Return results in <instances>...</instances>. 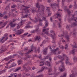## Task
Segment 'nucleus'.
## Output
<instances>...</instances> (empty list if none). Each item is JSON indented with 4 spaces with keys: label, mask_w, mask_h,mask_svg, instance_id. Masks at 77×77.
Wrapping results in <instances>:
<instances>
[{
    "label": "nucleus",
    "mask_w": 77,
    "mask_h": 77,
    "mask_svg": "<svg viewBox=\"0 0 77 77\" xmlns=\"http://www.w3.org/2000/svg\"><path fill=\"white\" fill-rule=\"evenodd\" d=\"M29 8L25 6L24 5H23L22 7V11L21 12H24V11L25 12H29Z\"/></svg>",
    "instance_id": "nucleus-1"
},
{
    "label": "nucleus",
    "mask_w": 77,
    "mask_h": 77,
    "mask_svg": "<svg viewBox=\"0 0 77 77\" xmlns=\"http://www.w3.org/2000/svg\"><path fill=\"white\" fill-rule=\"evenodd\" d=\"M63 64H64V63L62 62V64L60 66L59 68V69L61 72L64 71L65 70V66L63 65Z\"/></svg>",
    "instance_id": "nucleus-2"
},
{
    "label": "nucleus",
    "mask_w": 77,
    "mask_h": 77,
    "mask_svg": "<svg viewBox=\"0 0 77 77\" xmlns=\"http://www.w3.org/2000/svg\"><path fill=\"white\" fill-rule=\"evenodd\" d=\"M36 7L38 8V10L37 11V13H39V14H41V13H42V11H41L40 10L41 9V8H40V6H39L38 3H37L36 4Z\"/></svg>",
    "instance_id": "nucleus-3"
},
{
    "label": "nucleus",
    "mask_w": 77,
    "mask_h": 77,
    "mask_svg": "<svg viewBox=\"0 0 77 77\" xmlns=\"http://www.w3.org/2000/svg\"><path fill=\"white\" fill-rule=\"evenodd\" d=\"M17 32H18L15 33L16 35H21L24 32V31L23 29H20L18 30Z\"/></svg>",
    "instance_id": "nucleus-4"
},
{
    "label": "nucleus",
    "mask_w": 77,
    "mask_h": 77,
    "mask_svg": "<svg viewBox=\"0 0 77 77\" xmlns=\"http://www.w3.org/2000/svg\"><path fill=\"white\" fill-rule=\"evenodd\" d=\"M63 56L66 59L65 62L66 64H68V63H69V58H68L67 56L65 55V54H63Z\"/></svg>",
    "instance_id": "nucleus-5"
},
{
    "label": "nucleus",
    "mask_w": 77,
    "mask_h": 77,
    "mask_svg": "<svg viewBox=\"0 0 77 77\" xmlns=\"http://www.w3.org/2000/svg\"><path fill=\"white\" fill-rule=\"evenodd\" d=\"M34 48V47L33 46V45H32L31 46V50L30 51H28L25 54L26 55H27V54H29L30 53H31L32 52H33V49Z\"/></svg>",
    "instance_id": "nucleus-6"
},
{
    "label": "nucleus",
    "mask_w": 77,
    "mask_h": 77,
    "mask_svg": "<svg viewBox=\"0 0 77 77\" xmlns=\"http://www.w3.org/2000/svg\"><path fill=\"white\" fill-rule=\"evenodd\" d=\"M42 19L43 20H44V21H45V23H46L45 26H44L43 28H46V27L48 26V22H47V21L46 20V18H45V17H43Z\"/></svg>",
    "instance_id": "nucleus-7"
},
{
    "label": "nucleus",
    "mask_w": 77,
    "mask_h": 77,
    "mask_svg": "<svg viewBox=\"0 0 77 77\" xmlns=\"http://www.w3.org/2000/svg\"><path fill=\"white\" fill-rule=\"evenodd\" d=\"M48 30H49V28L44 29L43 30V32L44 33V34L48 35Z\"/></svg>",
    "instance_id": "nucleus-8"
},
{
    "label": "nucleus",
    "mask_w": 77,
    "mask_h": 77,
    "mask_svg": "<svg viewBox=\"0 0 77 77\" xmlns=\"http://www.w3.org/2000/svg\"><path fill=\"white\" fill-rule=\"evenodd\" d=\"M35 32L37 33L38 34H41L42 35H43L44 34L43 33H42L41 32V30L39 29V28H37L35 30Z\"/></svg>",
    "instance_id": "nucleus-9"
},
{
    "label": "nucleus",
    "mask_w": 77,
    "mask_h": 77,
    "mask_svg": "<svg viewBox=\"0 0 77 77\" xmlns=\"http://www.w3.org/2000/svg\"><path fill=\"white\" fill-rule=\"evenodd\" d=\"M4 38H5V39L4 41H3V42H2V43H3V42H5V41H7V40H8V36H6L2 37V38H1L0 39V42H2V41L3 40Z\"/></svg>",
    "instance_id": "nucleus-10"
},
{
    "label": "nucleus",
    "mask_w": 77,
    "mask_h": 77,
    "mask_svg": "<svg viewBox=\"0 0 77 77\" xmlns=\"http://www.w3.org/2000/svg\"><path fill=\"white\" fill-rule=\"evenodd\" d=\"M41 39V37L39 35L36 36L35 38V40L36 41H40Z\"/></svg>",
    "instance_id": "nucleus-11"
},
{
    "label": "nucleus",
    "mask_w": 77,
    "mask_h": 77,
    "mask_svg": "<svg viewBox=\"0 0 77 77\" xmlns=\"http://www.w3.org/2000/svg\"><path fill=\"white\" fill-rule=\"evenodd\" d=\"M50 49L51 51H52V52H54V53H55L56 51H59V48H57L55 50H52V49H51V48L50 47Z\"/></svg>",
    "instance_id": "nucleus-12"
},
{
    "label": "nucleus",
    "mask_w": 77,
    "mask_h": 77,
    "mask_svg": "<svg viewBox=\"0 0 77 77\" xmlns=\"http://www.w3.org/2000/svg\"><path fill=\"white\" fill-rule=\"evenodd\" d=\"M75 17V15H73L72 17L71 18V19H70V21H71V20H72L73 21H75V22H77V21H76V17Z\"/></svg>",
    "instance_id": "nucleus-13"
},
{
    "label": "nucleus",
    "mask_w": 77,
    "mask_h": 77,
    "mask_svg": "<svg viewBox=\"0 0 77 77\" xmlns=\"http://www.w3.org/2000/svg\"><path fill=\"white\" fill-rule=\"evenodd\" d=\"M53 34L54 35H53L51 34H49V36H51V37L53 39H55V33H53Z\"/></svg>",
    "instance_id": "nucleus-14"
},
{
    "label": "nucleus",
    "mask_w": 77,
    "mask_h": 77,
    "mask_svg": "<svg viewBox=\"0 0 77 77\" xmlns=\"http://www.w3.org/2000/svg\"><path fill=\"white\" fill-rule=\"evenodd\" d=\"M9 25H10L11 27H14L15 26H16V24H13V23L11 22L10 23Z\"/></svg>",
    "instance_id": "nucleus-15"
},
{
    "label": "nucleus",
    "mask_w": 77,
    "mask_h": 77,
    "mask_svg": "<svg viewBox=\"0 0 77 77\" xmlns=\"http://www.w3.org/2000/svg\"><path fill=\"white\" fill-rule=\"evenodd\" d=\"M27 35H28V33L26 32V33H25L23 35H21L20 36V37L22 38H25V37H26V36H27Z\"/></svg>",
    "instance_id": "nucleus-16"
},
{
    "label": "nucleus",
    "mask_w": 77,
    "mask_h": 77,
    "mask_svg": "<svg viewBox=\"0 0 77 77\" xmlns=\"http://www.w3.org/2000/svg\"><path fill=\"white\" fill-rule=\"evenodd\" d=\"M48 69V68L47 67H43L42 68V69L40 70V71L38 72H42V71H43L44 69Z\"/></svg>",
    "instance_id": "nucleus-17"
},
{
    "label": "nucleus",
    "mask_w": 77,
    "mask_h": 77,
    "mask_svg": "<svg viewBox=\"0 0 77 77\" xmlns=\"http://www.w3.org/2000/svg\"><path fill=\"white\" fill-rule=\"evenodd\" d=\"M23 21H21L20 22V25H18L17 26V29H20V26H22V25H23Z\"/></svg>",
    "instance_id": "nucleus-18"
},
{
    "label": "nucleus",
    "mask_w": 77,
    "mask_h": 77,
    "mask_svg": "<svg viewBox=\"0 0 77 77\" xmlns=\"http://www.w3.org/2000/svg\"><path fill=\"white\" fill-rule=\"evenodd\" d=\"M47 48H46L45 49L43 50V54H46L47 53Z\"/></svg>",
    "instance_id": "nucleus-19"
},
{
    "label": "nucleus",
    "mask_w": 77,
    "mask_h": 77,
    "mask_svg": "<svg viewBox=\"0 0 77 77\" xmlns=\"http://www.w3.org/2000/svg\"><path fill=\"white\" fill-rule=\"evenodd\" d=\"M35 20H33V19H31V18H30V20L33 23H36L37 21H38V18L35 17Z\"/></svg>",
    "instance_id": "nucleus-20"
},
{
    "label": "nucleus",
    "mask_w": 77,
    "mask_h": 77,
    "mask_svg": "<svg viewBox=\"0 0 77 77\" xmlns=\"http://www.w3.org/2000/svg\"><path fill=\"white\" fill-rule=\"evenodd\" d=\"M51 6H58V7L59 4H56V3L51 4Z\"/></svg>",
    "instance_id": "nucleus-21"
},
{
    "label": "nucleus",
    "mask_w": 77,
    "mask_h": 77,
    "mask_svg": "<svg viewBox=\"0 0 77 77\" xmlns=\"http://www.w3.org/2000/svg\"><path fill=\"white\" fill-rule=\"evenodd\" d=\"M46 64L48 66H51L50 62L48 61H46Z\"/></svg>",
    "instance_id": "nucleus-22"
},
{
    "label": "nucleus",
    "mask_w": 77,
    "mask_h": 77,
    "mask_svg": "<svg viewBox=\"0 0 77 77\" xmlns=\"http://www.w3.org/2000/svg\"><path fill=\"white\" fill-rule=\"evenodd\" d=\"M16 73H14L11 74V77H17V75H15Z\"/></svg>",
    "instance_id": "nucleus-23"
},
{
    "label": "nucleus",
    "mask_w": 77,
    "mask_h": 77,
    "mask_svg": "<svg viewBox=\"0 0 77 77\" xmlns=\"http://www.w3.org/2000/svg\"><path fill=\"white\" fill-rule=\"evenodd\" d=\"M70 53L72 54H75V50L73 49L70 52Z\"/></svg>",
    "instance_id": "nucleus-24"
},
{
    "label": "nucleus",
    "mask_w": 77,
    "mask_h": 77,
    "mask_svg": "<svg viewBox=\"0 0 77 77\" xmlns=\"http://www.w3.org/2000/svg\"><path fill=\"white\" fill-rule=\"evenodd\" d=\"M41 8L42 9V12H44V10L45 9V7H44V5H41Z\"/></svg>",
    "instance_id": "nucleus-25"
},
{
    "label": "nucleus",
    "mask_w": 77,
    "mask_h": 77,
    "mask_svg": "<svg viewBox=\"0 0 77 77\" xmlns=\"http://www.w3.org/2000/svg\"><path fill=\"white\" fill-rule=\"evenodd\" d=\"M21 66L18 67L15 70L14 72H17L19 71L20 69H21Z\"/></svg>",
    "instance_id": "nucleus-26"
},
{
    "label": "nucleus",
    "mask_w": 77,
    "mask_h": 77,
    "mask_svg": "<svg viewBox=\"0 0 77 77\" xmlns=\"http://www.w3.org/2000/svg\"><path fill=\"white\" fill-rule=\"evenodd\" d=\"M14 2H21L20 3H23V2L21 0H12Z\"/></svg>",
    "instance_id": "nucleus-27"
},
{
    "label": "nucleus",
    "mask_w": 77,
    "mask_h": 77,
    "mask_svg": "<svg viewBox=\"0 0 77 77\" xmlns=\"http://www.w3.org/2000/svg\"><path fill=\"white\" fill-rule=\"evenodd\" d=\"M8 22L7 21L5 22L4 23H3H3L2 24V26H3V25L4 26H2V27H5V26H6V24H8Z\"/></svg>",
    "instance_id": "nucleus-28"
},
{
    "label": "nucleus",
    "mask_w": 77,
    "mask_h": 77,
    "mask_svg": "<svg viewBox=\"0 0 77 77\" xmlns=\"http://www.w3.org/2000/svg\"><path fill=\"white\" fill-rule=\"evenodd\" d=\"M77 26V24H76V23H73L72 25V26L71 27H73L74 26Z\"/></svg>",
    "instance_id": "nucleus-29"
},
{
    "label": "nucleus",
    "mask_w": 77,
    "mask_h": 77,
    "mask_svg": "<svg viewBox=\"0 0 77 77\" xmlns=\"http://www.w3.org/2000/svg\"><path fill=\"white\" fill-rule=\"evenodd\" d=\"M30 16H28L27 14L23 16V18H30Z\"/></svg>",
    "instance_id": "nucleus-30"
},
{
    "label": "nucleus",
    "mask_w": 77,
    "mask_h": 77,
    "mask_svg": "<svg viewBox=\"0 0 77 77\" xmlns=\"http://www.w3.org/2000/svg\"><path fill=\"white\" fill-rule=\"evenodd\" d=\"M75 45H72L71 46L73 48H77V46H76V44L75 43Z\"/></svg>",
    "instance_id": "nucleus-31"
},
{
    "label": "nucleus",
    "mask_w": 77,
    "mask_h": 77,
    "mask_svg": "<svg viewBox=\"0 0 77 77\" xmlns=\"http://www.w3.org/2000/svg\"><path fill=\"white\" fill-rule=\"evenodd\" d=\"M9 8V5H8L6 7V8H5V9H6L7 11H9V10H10V8Z\"/></svg>",
    "instance_id": "nucleus-32"
},
{
    "label": "nucleus",
    "mask_w": 77,
    "mask_h": 77,
    "mask_svg": "<svg viewBox=\"0 0 77 77\" xmlns=\"http://www.w3.org/2000/svg\"><path fill=\"white\" fill-rule=\"evenodd\" d=\"M73 60L74 62H76V61H77V57H75L73 58Z\"/></svg>",
    "instance_id": "nucleus-33"
},
{
    "label": "nucleus",
    "mask_w": 77,
    "mask_h": 77,
    "mask_svg": "<svg viewBox=\"0 0 77 77\" xmlns=\"http://www.w3.org/2000/svg\"><path fill=\"white\" fill-rule=\"evenodd\" d=\"M75 31H76V29H73L74 33L73 34V35H75V33H77V32Z\"/></svg>",
    "instance_id": "nucleus-34"
},
{
    "label": "nucleus",
    "mask_w": 77,
    "mask_h": 77,
    "mask_svg": "<svg viewBox=\"0 0 77 77\" xmlns=\"http://www.w3.org/2000/svg\"><path fill=\"white\" fill-rule=\"evenodd\" d=\"M56 15L57 16V17H61V15L59 14V12H57L56 13Z\"/></svg>",
    "instance_id": "nucleus-35"
},
{
    "label": "nucleus",
    "mask_w": 77,
    "mask_h": 77,
    "mask_svg": "<svg viewBox=\"0 0 77 77\" xmlns=\"http://www.w3.org/2000/svg\"><path fill=\"white\" fill-rule=\"evenodd\" d=\"M75 75L72 73L71 75H70L69 77H75Z\"/></svg>",
    "instance_id": "nucleus-36"
},
{
    "label": "nucleus",
    "mask_w": 77,
    "mask_h": 77,
    "mask_svg": "<svg viewBox=\"0 0 77 77\" xmlns=\"http://www.w3.org/2000/svg\"><path fill=\"white\" fill-rule=\"evenodd\" d=\"M4 60H5V61H8V60H9V57H8L7 58H5L4 59Z\"/></svg>",
    "instance_id": "nucleus-37"
},
{
    "label": "nucleus",
    "mask_w": 77,
    "mask_h": 77,
    "mask_svg": "<svg viewBox=\"0 0 77 77\" xmlns=\"http://www.w3.org/2000/svg\"><path fill=\"white\" fill-rule=\"evenodd\" d=\"M45 43H46V42L45 40L44 41L42 42V44L40 45V46L41 47L42 46V45H43V44H45Z\"/></svg>",
    "instance_id": "nucleus-38"
},
{
    "label": "nucleus",
    "mask_w": 77,
    "mask_h": 77,
    "mask_svg": "<svg viewBox=\"0 0 77 77\" xmlns=\"http://www.w3.org/2000/svg\"><path fill=\"white\" fill-rule=\"evenodd\" d=\"M60 62H61V63H62V61L61 60L59 61L58 62H56V65H58V64L60 63Z\"/></svg>",
    "instance_id": "nucleus-39"
},
{
    "label": "nucleus",
    "mask_w": 77,
    "mask_h": 77,
    "mask_svg": "<svg viewBox=\"0 0 77 77\" xmlns=\"http://www.w3.org/2000/svg\"><path fill=\"white\" fill-rule=\"evenodd\" d=\"M17 65V64L15 63H13L12 64V66H11V67H13L14 66H15Z\"/></svg>",
    "instance_id": "nucleus-40"
},
{
    "label": "nucleus",
    "mask_w": 77,
    "mask_h": 77,
    "mask_svg": "<svg viewBox=\"0 0 77 77\" xmlns=\"http://www.w3.org/2000/svg\"><path fill=\"white\" fill-rule=\"evenodd\" d=\"M66 74L65 73L63 74V76H61L60 77H66Z\"/></svg>",
    "instance_id": "nucleus-41"
},
{
    "label": "nucleus",
    "mask_w": 77,
    "mask_h": 77,
    "mask_svg": "<svg viewBox=\"0 0 77 77\" xmlns=\"http://www.w3.org/2000/svg\"><path fill=\"white\" fill-rule=\"evenodd\" d=\"M66 39H67V42H68L69 41V36L68 35H66Z\"/></svg>",
    "instance_id": "nucleus-42"
},
{
    "label": "nucleus",
    "mask_w": 77,
    "mask_h": 77,
    "mask_svg": "<svg viewBox=\"0 0 77 77\" xmlns=\"http://www.w3.org/2000/svg\"><path fill=\"white\" fill-rule=\"evenodd\" d=\"M66 10L67 13H68L69 14H71V11H69V9H67Z\"/></svg>",
    "instance_id": "nucleus-43"
},
{
    "label": "nucleus",
    "mask_w": 77,
    "mask_h": 77,
    "mask_svg": "<svg viewBox=\"0 0 77 77\" xmlns=\"http://www.w3.org/2000/svg\"><path fill=\"white\" fill-rule=\"evenodd\" d=\"M33 77H43V75H40L33 76Z\"/></svg>",
    "instance_id": "nucleus-44"
},
{
    "label": "nucleus",
    "mask_w": 77,
    "mask_h": 77,
    "mask_svg": "<svg viewBox=\"0 0 77 77\" xmlns=\"http://www.w3.org/2000/svg\"><path fill=\"white\" fill-rule=\"evenodd\" d=\"M52 71V69L51 68H50L49 69H48V73H50Z\"/></svg>",
    "instance_id": "nucleus-45"
},
{
    "label": "nucleus",
    "mask_w": 77,
    "mask_h": 77,
    "mask_svg": "<svg viewBox=\"0 0 77 77\" xmlns=\"http://www.w3.org/2000/svg\"><path fill=\"white\" fill-rule=\"evenodd\" d=\"M17 7V5H13L12 6H11L12 8H15Z\"/></svg>",
    "instance_id": "nucleus-46"
},
{
    "label": "nucleus",
    "mask_w": 77,
    "mask_h": 77,
    "mask_svg": "<svg viewBox=\"0 0 77 77\" xmlns=\"http://www.w3.org/2000/svg\"><path fill=\"white\" fill-rule=\"evenodd\" d=\"M57 57H58V59H60L62 58V57L60 55H59L57 56Z\"/></svg>",
    "instance_id": "nucleus-47"
},
{
    "label": "nucleus",
    "mask_w": 77,
    "mask_h": 77,
    "mask_svg": "<svg viewBox=\"0 0 77 77\" xmlns=\"http://www.w3.org/2000/svg\"><path fill=\"white\" fill-rule=\"evenodd\" d=\"M64 48H65V50H67V49H68V45H66V46L64 47Z\"/></svg>",
    "instance_id": "nucleus-48"
},
{
    "label": "nucleus",
    "mask_w": 77,
    "mask_h": 77,
    "mask_svg": "<svg viewBox=\"0 0 77 77\" xmlns=\"http://www.w3.org/2000/svg\"><path fill=\"white\" fill-rule=\"evenodd\" d=\"M61 24V23H60H60H59L58 24V26L59 27V28H60V27H61V25H60Z\"/></svg>",
    "instance_id": "nucleus-49"
},
{
    "label": "nucleus",
    "mask_w": 77,
    "mask_h": 77,
    "mask_svg": "<svg viewBox=\"0 0 77 77\" xmlns=\"http://www.w3.org/2000/svg\"><path fill=\"white\" fill-rule=\"evenodd\" d=\"M9 57V59H13V58H14V56H10V57Z\"/></svg>",
    "instance_id": "nucleus-50"
},
{
    "label": "nucleus",
    "mask_w": 77,
    "mask_h": 77,
    "mask_svg": "<svg viewBox=\"0 0 77 77\" xmlns=\"http://www.w3.org/2000/svg\"><path fill=\"white\" fill-rule=\"evenodd\" d=\"M30 26H26L25 27V29H27V28H30Z\"/></svg>",
    "instance_id": "nucleus-51"
},
{
    "label": "nucleus",
    "mask_w": 77,
    "mask_h": 77,
    "mask_svg": "<svg viewBox=\"0 0 77 77\" xmlns=\"http://www.w3.org/2000/svg\"><path fill=\"white\" fill-rule=\"evenodd\" d=\"M19 54L21 55V56H24V54H23L22 53H21V52H19Z\"/></svg>",
    "instance_id": "nucleus-52"
},
{
    "label": "nucleus",
    "mask_w": 77,
    "mask_h": 77,
    "mask_svg": "<svg viewBox=\"0 0 77 77\" xmlns=\"http://www.w3.org/2000/svg\"><path fill=\"white\" fill-rule=\"evenodd\" d=\"M23 68L24 70H27V69H26V67L25 66H23Z\"/></svg>",
    "instance_id": "nucleus-53"
},
{
    "label": "nucleus",
    "mask_w": 77,
    "mask_h": 77,
    "mask_svg": "<svg viewBox=\"0 0 77 77\" xmlns=\"http://www.w3.org/2000/svg\"><path fill=\"white\" fill-rule=\"evenodd\" d=\"M69 27H71L70 26H69L68 25H67L66 26V28L67 29H69Z\"/></svg>",
    "instance_id": "nucleus-54"
},
{
    "label": "nucleus",
    "mask_w": 77,
    "mask_h": 77,
    "mask_svg": "<svg viewBox=\"0 0 77 77\" xmlns=\"http://www.w3.org/2000/svg\"><path fill=\"white\" fill-rule=\"evenodd\" d=\"M48 58H49V56H47L45 58V59H48Z\"/></svg>",
    "instance_id": "nucleus-55"
},
{
    "label": "nucleus",
    "mask_w": 77,
    "mask_h": 77,
    "mask_svg": "<svg viewBox=\"0 0 77 77\" xmlns=\"http://www.w3.org/2000/svg\"><path fill=\"white\" fill-rule=\"evenodd\" d=\"M74 3H75V5H74V8H77V5H76V4L75 2H74Z\"/></svg>",
    "instance_id": "nucleus-56"
},
{
    "label": "nucleus",
    "mask_w": 77,
    "mask_h": 77,
    "mask_svg": "<svg viewBox=\"0 0 77 77\" xmlns=\"http://www.w3.org/2000/svg\"><path fill=\"white\" fill-rule=\"evenodd\" d=\"M3 22H2V21L0 22V26L3 25Z\"/></svg>",
    "instance_id": "nucleus-57"
},
{
    "label": "nucleus",
    "mask_w": 77,
    "mask_h": 77,
    "mask_svg": "<svg viewBox=\"0 0 77 77\" xmlns=\"http://www.w3.org/2000/svg\"><path fill=\"white\" fill-rule=\"evenodd\" d=\"M14 56H20L19 55H18L17 54H14L13 55V57H14Z\"/></svg>",
    "instance_id": "nucleus-58"
},
{
    "label": "nucleus",
    "mask_w": 77,
    "mask_h": 77,
    "mask_svg": "<svg viewBox=\"0 0 77 77\" xmlns=\"http://www.w3.org/2000/svg\"><path fill=\"white\" fill-rule=\"evenodd\" d=\"M49 59L50 62H51V61H52V59L50 57L49 58Z\"/></svg>",
    "instance_id": "nucleus-59"
},
{
    "label": "nucleus",
    "mask_w": 77,
    "mask_h": 77,
    "mask_svg": "<svg viewBox=\"0 0 77 77\" xmlns=\"http://www.w3.org/2000/svg\"><path fill=\"white\" fill-rule=\"evenodd\" d=\"M35 12H36V10H32V13H34Z\"/></svg>",
    "instance_id": "nucleus-60"
},
{
    "label": "nucleus",
    "mask_w": 77,
    "mask_h": 77,
    "mask_svg": "<svg viewBox=\"0 0 77 77\" xmlns=\"http://www.w3.org/2000/svg\"><path fill=\"white\" fill-rule=\"evenodd\" d=\"M61 53V51H59L57 53V54H60Z\"/></svg>",
    "instance_id": "nucleus-61"
},
{
    "label": "nucleus",
    "mask_w": 77,
    "mask_h": 77,
    "mask_svg": "<svg viewBox=\"0 0 77 77\" xmlns=\"http://www.w3.org/2000/svg\"><path fill=\"white\" fill-rule=\"evenodd\" d=\"M24 59L25 60H27V57H26L24 58Z\"/></svg>",
    "instance_id": "nucleus-62"
},
{
    "label": "nucleus",
    "mask_w": 77,
    "mask_h": 77,
    "mask_svg": "<svg viewBox=\"0 0 77 77\" xmlns=\"http://www.w3.org/2000/svg\"><path fill=\"white\" fill-rule=\"evenodd\" d=\"M18 63H21L22 62V61L21 60H18L17 61Z\"/></svg>",
    "instance_id": "nucleus-63"
},
{
    "label": "nucleus",
    "mask_w": 77,
    "mask_h": 77,
    "mask_svg": "<svg viewBox=\"0 0 77 77\" xmlns=\"http://www.w3.org/2000/svg\"><path fill=\"white\" fill-rule=\"evenodd\" d=\"M4 51H5L4 50H1L0 51V53H3V52H4Z\"/></svg>",
    "instance_id": "nucleus-64"
}]
</instances>
